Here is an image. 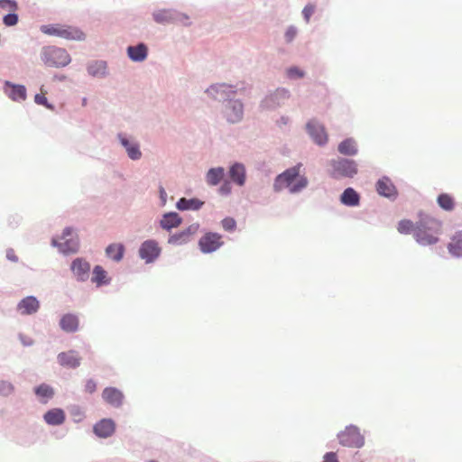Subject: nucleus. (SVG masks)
I'll return each instance as SVG.
<instances>
[{"label": "nucleus", "mask_w": 462, "mask_h": 462, "mask_svg": "<svg viewBox=\"0 0 462 462\" xmlns=\"http://www.w3.org/2000/svg\"><path fill=\"white\" fill-rule=\"evenodd\" d=\"M330 176L335 179L353 178L357 173V165L353 160L338 158L330 162Z\"/></svg>", "instance_id": "obj_5"}, {"label": "nucleus", "mask_w": 462, "mask_h": 462, "mask_svg": "<svg viewBox=\"0 0 462 462\" xmlns=\"http://www.w3.org/2000/svg\"><path fill=\"white\" fill-rule=\"evenodd\" d=\"M437 201L439 206L446 211H451L455 208L454 199L449 194L442 193L439 195Z\"/></svg>", "instance_id": "obj_31"}, {"label": "nucleus", "mask_w": 462, "mask_h": 462, "mask_svg": "<svg viewBox=\"0 0 462 462\" xmlns=\"http://www.w3.org/2000/svg\"><path fill=\"white\" fill-rule=\"evenodd\" d=\"M448 252L456 256L462 257V231L457 232L448 245Z\"/></svg>", "instance_id": "obj_22"}, {"label": "nucleus", "mask_w": 462, "mask_h": 462, "mask_svg": "<svg viewBox=\"0 0 462 462\" xmlns=\"http://www.w3.org/2000/svg\"><path fill=\"white\" fill-rule=\"evenodd\" d=\"M20 339L24 346H31L32 344V339L26 336L20 335Z\"/></svg>", "instance_id": "obj_51"}, {"label": "nucleus", "mask_w": 462, "mask_h": 462, "mask_svg": "<svg viewBox=\"0 0 462 462\" xmlns=\"http://www.w3.org/2000/svg\"><path fill=\"white\" fill-rule=\"evenodd\" d=\"M219 192L222 195H227L231 192V186L229 182H225L222 184V186L219 188Z\"/></svg>", "instance_id": "obj_49"}, {"label": "nucleus", "mask_w": 462, "mask_h": 462, "mask_svg": "<svg viewBox=\"0 0 462 462\" xmlns=\"http://www.w3.org/2000/svg\"><path fill=\"white\" fill-rule=\"evenodd\" d=\"M81 358L74 350L62 352L58 356V361L62 366L76 368L79 366Z\"/></svg>", "instance_id": "obj_15"}, {"label": "nucleus", "mask_w": 462, "mask_h": 462, "mask_svg": "<svg viewBox=\"0 0 462 462\" xmlns=\"http://www.w3.org/2000/svg\"><path fill=\"white\" fill-rule=\"evenodd\" d=\"M97 389V383L94 380L89 379L86 382L85 391L88 393H93Z\"/></svg>", "instance_id": "obj_45"}, {"label": "nucleus", "mask_w": 462, "mask_h": 462, "mask_svg": "<svg viewBox=\"0 0 462 462\" xmlns=\"http://www.w3.org/2000/svg\"><path fill=\"white\" fill-rule=\"evenodd\" d=\"M415 227L411 220L403 219L399 222L397 229L402 234H410Z\"/></svg>", "instance_id": "obj_36"}, {"label": "nucleus", "mask_w": 462, "mask_h": 462, "mask_svg": "<svg viewBox=\"0 0 462 462\" xmlns=\"http://www.w3.org/2000/svg\"><path fill=\"white\" fill-rule=\"evenodd\" d=\"M307 129L310 136L318 144L322 145L328 142V134L324 126L318 124L316 121H310L307 124Z\"/></svg>", "instance_id": "obj_10"}, {"label": "nucleus", "mask_w": 462, "mask_h": 462, "mask_svg": "<svg viewBox=\"0 0 462 462\" xmlns=\"http://www.w3.org/2000/svg\"><path fill=\"white\" fill-rule=\"evenodd\" d=\"M44 34L60 37L66 40H83L84 33L77 28L64 24H46L41 26Z\"/></svg>", "instance_id": "obj_4"}, {"label": "nucleus", "mask_w": 462, "mask_h": 462, "mask_svg": "<svg viewBox=\"0 0 462 462\" xmlns=\"http://www.w3.org/2000/svg\"><path fill=\"white\" fill-rule=\"evenodd\" d=\"M301 163L287 169L279 174L273 183V189L277 192L288 189L291 193L301 191L308 186V179L300 174Z\"/></svg>", "instance_id": "obj_1"}, {"label": "nucleus", "mask_w": 462, "mask_h": 462, "mask_svg": "<svg viewBox=\"0 0 462 462\" xmlns=\"http://www.w3.org/2000/svg\"><path fill=\"white\" fill-rule=\"evenodd\" d=\"M181 224V217L175 212H171L163 215L161 220V226L163 229L170 230L177 227Z\"/></svg>", "instance_id": "obj_23"}, {"label": "nucleus", "mask_w": 462, "mask_h": 462, "mask_svg": "<svg viewBox=\"0 0 462 462\" xmlns=\"http://www.w3.org/2000/svg\"><path fill=\"white\" fill-rule=\"evenodd\" d=\"M314 11H315V7L312 5H308L304 7V9L302 11V14L307 23H309L310 16L313 14Z\"/></svg>", "instance_id": "obj_43"}, {"label": "nucleus", "mask_w": 462, "mask_h": 462, "mask_svg": "<svg viewBox=\"0 0 462 462\" xmlns=\"http://www.w3.org/2000/svg\"><path fill=\"white\" fill-rule=\"evenodd\" d=\"M92 282L97 285L107 283L106 272L99 265L95 266L93 270Z\"/></svg>", "instance_id": "obj_33"}, {"label": "nucleus", "mask_w": 462, "mask_h": 462, "mask_svg": "<svg viewBox=\"0 0 462 462\" xmlns=\"http://www.w3.org/2000/svg\"><path fill=\"white\" fill-rule=\"evenodd\" d=\"M12 89H11V92L9 94V97L14 100V101H19V100H25L26 98V89L22 85H12Z\"/></svg>", "instance_id": "obj_34"}, {"label": "nucleus", "mask_w": 462, "mask_h": 462, "mask_svg": "<svg viewBox=\"0 0 462 462\" xmlns=\"http://www.w3.org/2000/svg\"><path fill=\"white\" fill-rule=\"evenodd\" d=\"M52 244L58 246L63 254L75 253L79 248V240L72 235V229L70 227L64 229L60 242L53 239Z\"/></svg>", "instance_id": "obj_7"}, {"label": "nucleus", "mask_w": 462, "mask_h": 462, "mask_svg": "<svg viewBox=\"0 0 462 462\" xmlns=\"http://www.w3.org/2000/svg\"><path fill=\"white\" fill-rule=\"evenodd\" d=\"M338 439L341 445L352 448H359L364 444V438L356 427H346L345 430L338 434Z\"/></svg>", "instance_id": "obj_6"}, {"label": "nucleus", "mask_w": 462, "mask_h": 462, "mask_svg": "<svg viewBox=\"0 0 462 462\" xmlns=\"http://www.w3.org/2000/svg\"><path fill=\"white\" fill-rule=\"evenodd\" d=\"M229 177L238 186L245 182V168L242 163H235L229 169Z\"/></svg>", "instance_id": "obj_19"}, {"label": "nucleus", "mask_w": 462, "mask_h": 462, "mask_svg": "<svg viewBox=\"0 0 462 462\" xmlns=\"http://www.w3.org/2000/svg\"><path fill=\"white\" fill-rule=\"evenodd\" d=\"M99 67H100V69H101L102 70H104V69H105V65H104V64L100 63V64H99Z\"/></svg>", "instance_id": "obj_54"}, {"label": "nucleus", "mask_w": 462, "mask_h": 462, "mask_svg": "<svg viewBox=\"0 0 462 462\" xmlns=\"http://www.w3.org/2000/svg\"><path fill=\"white\" fill-rule=\"evenodd\" d=\"M35 393L40 398L51 399L52 398L54 392L51 386L43 383L35 389Z\"/></svg>", "instance_id": "obj_35"}, {"label": "nucleus", "mask_w": 462, "mask_h": 462, "mask_svg": "<svg viewBox=\"0 0 462 462\" xmlns=\"http://www.w3.org/2000/svg\"><path fill=\"white\" fill-rule=\"evenodd\" d=\"M46 91L43 90V88H41V94H36L34 97V101L38 105H42L48 108H51V106L48 104V100L45 97Z\"/></svg>", "instance_id": "obj_39"}, {"label": "nucleus", "mask_w": 462, "mask_h": 462, "mask_svg": "<svg viewBox=\"0 0 462 462\" xmlns=\"http://www.w3.org/2000/svg\"><path fill=\"white\" fill-rule=\"evenodd\" d=\"M39 308V301L32 296L23 299L17 305V310L22 315H32L37 312Z\"/></svg>", "instance_id": "obj_14"}, {"label": "nucleus", "mask_w": 462, "mask_h": 462, "mask_svg": "<svg viewBox=\"0 0 462 462\" xmlns=\"http://www.w3.org/2000/svg\"><path fill=\"white\" fill-rule=\"evenodd\" d=\"M44 420L49 425H60L65 420V413L61 409H51L44 414Z\"/></svg>", "instance_id": "obj_21"}, {"label": "nucleus", "mask_w": 462, "mask_h": 462, "mask_svg": "<svg viewBox=\"0 0 462 462\" xmlns=\"http://www.w3.org/2000/svg\"><path fill=\"white\" fill-rule=\"evenodd\" d=\"M188 241L189 240L185 236V233H183L181 231L178 234H174V235L171 236L169 237L168 243L171 244V245H181V244L187 243Z\"/></svg>", "instance_id": "obj_37"}, {"label": "nucleus", "mask_w": 462, "mask_h": 462, "mask_svg": "<svg viewBox=\"0 0 462 462\" xmlns=\"http://www.w3.org/2000/svg\"><path fill=\"white\" fill-rule=\"evenodd\" d=\"M223 245L222 236L217 233H207L199 242L200 250L205 253H212Z\"/></svg>", "instance_id": "obj_8"}, {"label": "nucleus", "mask_w": 462, "mask_h": 462, "mask_svg": "<svg viewBox=\"0 0 462 462\" xmlns=\"http://www.w3.org/2000/svg\"><path fill=\"white\" fill-rule=\"evenodd\" d=\"M127 53L132 60L143 61L147 56V47L143 43H140L137 46H129Z\"/></svg>", "instance_id": "obj_24"}, {"label": "nucleus", "mask_w": 462, "mask_h": 462, "mask_svg": "<svg viewBox=\"0 0 462 462\" xmlns=\"http://www.w3.org/2000/svg\"><path fill=\"white\" fill-rule=\"evenodd\" d=\"M222 226L226 231H233L236 226V220L232 217H226L222 220Z\"/></svg>", "instance_id": "obj_40"}, {"label": "nucleus", "mask_w": 462, "mask_h": 462, "mask_svg": "<svg viewBox=\"0 0 462 462\" xmlns=\"http://www.w3.org/2000/svg\"><path fill=\"white\" fill-rule=\"evenodd\" d=\"M338 152L344 155H355L357 152L356 143L352 138H347L338 144Z\"/></svg>", "instance_id": "obj_27"}, {"label": "nucleus", "mask_w": 462, "mask_h": 462, "mask_svg": "<svg viewBox=\"0 0 462 462\" xmlns=\"http://www.w3.org/2000/svg\"><path fill=\"white\" fill-rule=\"evenodd\" d=\"M103 399L115 407H118L121 405L123 401V393L113 387L106 388L102 393Z\"/></svg>", "instance_id": "obj_18"}, {"label": "nucleus", "mask_w": 462, "mask_h": 462, "mask_svg": "<svg viewBox=\"0 0 462 462\" xmlns=\"http://www.w3.org/2000/svg\"><path fill=\"white\" fill-rule=\"evenodd\" d=\"M18 22V16L15 14H9L4 17V23L7 26L15 25Z\"/></svg>", "instance_id": "obj_42"}, {"label": "nucleus", "mask_w": 462, "mask_h": 462, "mask_svg": "<svg viewBox=\"0 0 462 462\" xmlns=\"http://www.w3.org/2000/svg\"><path fill=\"white\" fill-rule=\"evenodd\" d=\"M115 430V422L110 419H103L94 426L95 434L100 438L110 437Z\"/></svg>", "instance_id": "obj_16"}, {"label": "nucleus", "mask_w": 462, "mask_h": 462, "mask_svg": "<svg viewBox=\"0 0 462 462\" xmlns=\"http://www.w3.org/2000/svg\"><path fill=\"white\" fill-rule=\"evenodd\" d=\"M208 93L215 98H218V95L229 97L230 95H235L236 91L233 89V87L226 84H217L211 86L208 89Z\"/></svg>", "instance_id": "obj_26"}, {"label": "nucleus", "mask_w": 462, "mask_h": 462, "mask_svg": "<svg viewBox=\"0 0 462 462\" xmlns=\"http://www.w3.org/2000/svg\"><path fill=\"white\" fill-rule=\"evenodd\" d=\"M199 228V226H190L187 229L183 230L182 232L185 233V236L189 240V237L197 232Z\"/></svg>", "instance_id": "obj_48"}, {"label": "nucleus", "mask_w": 462, "mask_h": 462, "mask_svg": "<svg viewBox=\"0 0 462 462\" xmlns=\"http://www.w3.org/2000/svg\"><path fill=\"white\" fill-rule=\"evenodd\" d=\"M288 75L291 78H302L304 76V73L298 68L294 67L288 69Z\"/></svg>", "instance_id": "obj_46"}, {"label": "nucleus", "mask_w": 462, "mask_h": 462, "mask_svg": "<svg viewBox=\"0 0 462 462\" xmlns=\"http://www.w3.org/2000/svg\"><path fill=\"white\" fill-rule=\"evenodd\" d=\"M121 144L125 148L129 158L132 160H139L142 156V152L139 149V145L136 143L130 142L127 138L123 135H119Z\"/></svg>", "instance_id": "obj_20"}, {"label": "nucleus", "mask_w": 462, "mask_h": 462, "mask_svg": "<svg viewBox=\"0 0 462 462\" xmlns=\"http://www.w3.org/2000/svg\"><path fill=\"white\" fill-rule=\"evenodd\" d=\"M149 462H157V461H154V460H150Z\"/></svg>", "instance_id": "obj_55"}, {"label": "nucleus", "mask_w": 462, "mask_h": 462, "mask_svg": "<svg viewBox=\"0 0 462 462\" xmlns=\"http://www.w3.org/2000/svg\"><path fill=\"white\" fill-rule=\"evenodd\" d=\"M225 114L231 123H236L243 117V104L239 100L229 101L226 106Z\"/></svg>", "instance_id": "obj_11"}, {"label": "nucleus", "mask_w": 462, "mask_h": 462, "mask_svg": "<svg viewBox=\"0 0 462 462\" xmlns=\"http://www.w3.org/2000/svg\"><path fill=\"white\" fill-rule=\"evenodd\" d=\"M160 253L161 248L154 240L144 241L139 249L140 257L145 260L146 263L154 261L159 256Z\"/></svg>", "instance_id": "obj_9"}, {"label": "nucleus", "mask_w": 462, "mask_h": 462, "mask_svg": "<svg viewBox=\"0 0 462 462\" xmlns=\"http://www.w3.org/2000/svg\"><path fill=\"white\" fill-rule=\"evenodd\" d=\"M88 71H89L91 74H93V75L97 74V71H94V70H93L92 66H89V67H88Z\"/></svg>", "instance_id": "obj_53"}, {"label": "nucleus", "mask_w": 462, "mask_h": 462, "mask_svg": "<svg viewBox=\"0 0 462 462\" xmlns=\"http://www.w3.org/2000/svg\"><path fill=\"white\" fill-rule=\"evenodd\" d=\"M0 7L10 11L17 9V3L14 0H0Z\"/></svg>", "instance_id": "obj_41"}, {"label": "nucleus", "mask_w": 462, "mask_h": 462, "mask_svg": "<svg viewBox=\"0 0 462 462\" xmlns=\"http://www.w3.org/2000/svg\"><path fill=\"white\" fill-rule=\"evenodd\" d=\"M322 462H338L337 454L335 452L326 453Z\"/></svg>", "instance_id": "obj_47"}, {"label": "nucleus", "mask_w": 462, "mask_h": 462, "mask_svg": "<svg viewBox=\"0 0 462 462\" xmlns=\"http://www.w3.org/2000/svg\"><path fill=\"white\" fill-rule=\"evenodd\" d=\"M14 391V385L7 381H0V395L9 396Z\"/></svg>", "instance_id": "obj_38"}, {"label": "nucleus", "mask_w": 462, "mask_h": 462, "mask_svg": "<svg viewBox=\"0 0 462 462\" xmlns=\"http://www.w3.org/2000/svg\"><path fill=\"white\" fill-rule=\"evenodd\" d=\"M71 271L78 280L86 281L89 276L90 264L82 258H77L71 263Z\"/></svg>", "instance_id": "obj_12"}, {"label": "nucleus", "mask_w": 462, "mask_h": 462, "mask_svg": "<svg viewBox=\"0 0 462 462\" xmlns=\"http://www.w3.org/2000/svg\"><path fill=\"white\" fill-rule=\"evenodd\" d=\"M124 252L125 247L122 244H112L106 249V255L116 262L123 258Z\"/></svg>", "instance_id": "obj_28"}, {"label": "nucleus", "mask_w": 462, "mask_h": 462, "mask_svg": "<svg viewBox=\"0 0 462 462\" xmlns=\"http://www.w3.org/2000/svg\"><path fill=\"white\" fill-rule=\"evenodd\" d=\"M60 326L62 330L73 333L79 329V319L77 315L68 313L61 317Z\"/></svg>", "instance_id": "obj_17"}, {"label": "nucleus", "mask_w": 462, "mask_h": 462, "mask_svg": "<svg viewBox=\"0 0 462 462\" xmlns=\"http://www.w3.org/2000/svg\"><path fill=\"white\" fill-rule=\"evenodd\" d=\"M6 257L10 261H12V262H17L18 261V257H17V255L15 254V252L13 249H8L6 251Z\"/></svg>", "instance_id": "obj_50"}, {"label": "nucleus", "mask_w": 462, "mask_h": 462, "mask_svg": "<svg viewBox=\"0 0 462 462\" xmlns=\"http://www.w3.org/2000/svg\"><path fill=\"white\" fill-rule=\"evenodd\" d=\"M441 231V223L436 219L420 220L415 229L414 237L422 245H430L439 241L438 236Z\"/></svg>", "instance_id": "obj_2"}, {"label": "nucleus", "mask_w": 462, "mask_h": 462, "mask_svg": "<svg viewBox=\"0 0 462 462\" xmlns=\"http://www.w3.org/2000/svg\"><path fill=\"white\" fill-rule=\"evenodd\" d=\"M377 192L388 199H395L398 191L389 178L383 177L377 181Z\"/></svg>", "instance_id": "obj_13"}, {"label": "nucleus", "mask_w": 462, "mask_h": 462, "mask_svg": "<svg viewBox=\"0 0 462 462\" xmlns=\"http://www.w3.org/2000/svg\"><path fill=\"white\" fill-rule=\"evenodd\" d=\"M359 199L358 193L352 188L346 189L340 197L341 203L349 207L357 206Z\"/></svg>", "instance_id": "obj_25"}, {"label": "nucleus", "mask_w": 462, "mask_h": 462, "mask_svg": "<svg viewBox=\"0 0 462 462\" xmlns=\"http://www.w3.org/2000/svg\"><path fill=\"white\" fill-rule=\"evenodd\" d=\"M41 57L49 67H64L70 62V56L66 50L56 46L44 47Z\"/></svg>", "instance_id": "obj_3"}, {"label": "nucleus", "mask_w": 462, "mask_h": 462, "mask_svg": "<svg viewBox=\"0 0 462 462\" xmlns=\"http://www.w3.org/2000/svg\"><path fill=\"white\" fill-rule=\"evenodd\" d=\"M154 20L159 23L173 22L175 17L171 10H159L153 14Z\"/></svg>", "instance_id": "obj_32"}, {"label": "nucleus", "mask_w": 462, "mask_h": 462, "mask_svg": "<svg viewBox=\"0 0 462 462\" xmlns=\"http://www.w3.org/2000/svg\"><path fill=\"white\" fill-rule=\"evenodd\" d=\"M224 169L222 167L212 168L207 173V182L209 185H217L224 177Z\"/></svg>", "instance_id": "obj_30"}, {"label": "nucleus", "mask_w": 462, "mask_h": 462, "mask_svg": "<svg viewBox=\"0 0 462 462\" xmlns=\"http://www.w3.org/2000/svg\"><path fill=\"white\" fill-rule=\"evenodd\" d=\"M203 205V202L199 200L198 199H187L185 198L180 199L177 202V208L180 210H187V209H199Z\"/></svg>", "instance_id": "obj_29"}, {"label": "nucleus", "mask_w": 462, "mask_h": 462, "mask_svg": "<svg viewBox=\"0 0 462 462\" xmlns=\"http://www.w3.org/2000/svg\"><path fill=\"white\" fill-rule=\"evenodd\" d=\"M160 197H161V199L162 200V203L165 204L167 193H166V191H165L163 187H160Z\"/></svg>", "instance_id": "obj_52"}, {"label": "nucleus", "mask_w": 462, "mask_h": 462, "mask_svg": "<svg viewBox=\"0 0 462 462\" xmlns=\"http://www.w3.org/2000/svg\"><path fill=\"white\" fill-rule=\"evenodd\" d=\"M297 34V30L296 28L291 26L287 29L286 32H285V39L288 42H291L294 37L296 36Z\"/></svg>", "instance_id": "obj_44"}]
</instances>
